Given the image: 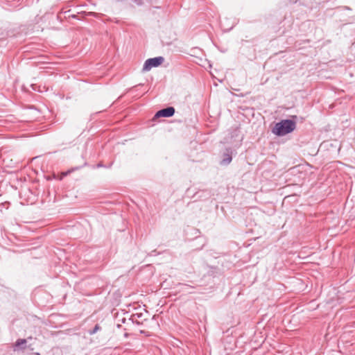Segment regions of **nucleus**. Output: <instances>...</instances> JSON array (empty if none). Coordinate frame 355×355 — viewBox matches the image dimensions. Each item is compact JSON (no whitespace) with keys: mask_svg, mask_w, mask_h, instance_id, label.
I'll return each instance as SVG.
<instances>
[{"mask_svg":"<svg viewBox=\"0 0 355 355\" xmlns=\"http://www.w3.org/2000/svg\"><path fill=\"white\" fill-rule=\"evenodd\" d=\"M232 159V156L230 154H228V153L224 154V158L221 160L220 164L227 165L231 162Z\"/></svg>","mask_w":355,"mask_h":355,"instance_id":"nucleus-4","label":"nucleus"},{"mask_svg":"<svg viewBox=\"0 0 355 355\" xmlns=\"http://www.w3.org/2000/svg\"><path fill=\"white\" fill-rule=\"evenodd\" d=\"M105 166L101 163H98L97 165H96V167L97 168H101V167H104Z\"/></svg>","mask_w":355,"mask_h":355,"instance_id":"nucleus-7","label":"nucleus"},{"mask_svg":"<svg viewBox=\"0 0 355 355\" xmlns=\"http://www.w3.org/2000/svg\"><path fill=\"white\" fill-rule=\"evenodd\" d=\"M182 286L184 287H186V288H192V286L188 285V284H181Z\"/></svg>","mask_w":355,"mask_h":355,"instance_id":"nucleus-9","label":"nucleus"},{"mask_svg":"<svg viewBox=\"0 0 355 355\" xmlns=\"http://www.w3.org/2000/svg\"><path fill=\"white\" fill-rule=\"evenodd\" d=\"M164 58L162 56H158L153 58L147 59L143 66V71H147L153 67H157L163 63Z\"/></svg>","mask_w":355,"mask_h":355,"instance_id":"nucleus-2","label":"nucleus"},{"mask_svg":"<svg viewBox=\"0 0 355 355\" xmlns=\"http://www.w3.org/2000/svg\"><path fill=\"white\" fill-rule=\"evenodd\" d=\"M26 343V339L19 338V339L17 340L15 346V347H20L21 345H24Z\"/></svg>","mask_w":355,"mask_h":355,"instance_id":"nucleus-5","label":"nucleus"},{"mask_svg":"<svg viewBox=\"0 0 355 355\" xmlns=\"http://www.w3.org/2000/svg\"><path fill=\"white\" fill-rule=\"evenodd\" d=\"M132 1L139 5L141 4V0H132Z\"/></svg>","mask_w":355,"mask_h":355,"instance_id":"nucleus-8","label":"nucleus"},{"mask_svg":"<svg viewBox=\"0 0 355 355\" xmlns=\"http://www.w3.org/2000/svg\"><path fill=\"white\" fill-rule=\"evenodd\" d=\"M35 355H40V353L37 352L35 353Z\"/></svg>","mask_w":355,"mask_h":355,"instance_id":"nucleus-10","label":"nucleus"},{"mask_svg":"<svg viewBox=\"0 0 355 355\" xmlns=\"http://www.w3.org/2000/svg\"><path fill=\"white\" fill-rule=\"evenodd\" d=\"M112 164H110V165H107V167H110Z\"/></svg>","mask_w":355,"mask_h":355,"instance_id":"nucleus-11","label":"nucleus"},{"mask_svg":"<svg viewBox=\"0 0 355 355\" xmlns=\"http://www.w3.org/2000/svg\"><path fill=\"white\" fill-rule=\"evenodd\" d=\"M100 329H101V327L98 324H96L95 327H94V329L89 331V334L90 335H93V334H96Z\"/></svg>","mask_w":355,"mask_h":355,"instance_id":"nucleus-6","label":"nucleus"},{"mask_svg":"<svg viewBox=\"0 0 355 355\" xmlns=\"http://www.w3.org/2000/svg\"><path fill=\"white\" fill-rule=\"evenodd\" d=\"M175 108L173 107H167L166 108L162 109L156 112L155 117H171L175 114Z\"/></svg>","mask_w":355,"mask_h":355,"instance_id":"nucleus-3","label":"nucleus"},{"mask_svg":"<svg viewBox=\"0 0 355 355\" xmlns=\"http://www.w3.org/2000/svg\"><path fill=\"white\" fill-rule=\"evenodd\" d=\"M296 128V123L291 119L282 120L272 128V132L277 136H284L292 132Z\"/></svg>","mask_w":355,"mask_h":355,"instance_id":"nucleus-1","label":"nucleus"}]
</instances>
